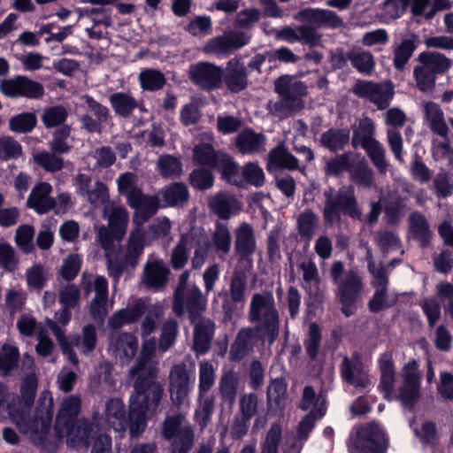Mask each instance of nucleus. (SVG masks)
Returning a JSON list of instances; mask_svg holds the SVG:
<instances>
[{"label": "nucleus", "instance_id": "f257e3e1", "mask_svg": "<svg viewBox=\"0 0 453 453\" xmlns=\"http://www.w3.org/2000/svg\"><path fill=\"white\" fill-rule=\"evenodd\" d=\"M104 217L108 220V226H101L96 234L97 241L104 250L107 260L109 275L117 283L128 267L137 265L144 250L145 233L142 227H136L131 231L127 250L122 254L120 242L127 234L129 214L124 206L113 203L105 206Z\"/></svg>", "mask_w": 453, "mask_h": 453}, {"label": "nucleus", "instance_id": "f03ea898", "mask_svg": "<svg viewBox=\"0 0 453 453\" xmlns=\"http://www.w3.org/2000/svg\"><path fill=\"white\" fill-rule=\"evenodd\" d=\"M378 365L380 373V391L387 400L399 399L408 408H411L419 397L421 374L418 372V364L411 360L402 369V385L395 389V371L393 356L390 352L383 353Z\"/></svg>", "mask_w": 453, "mask_h": 453}, {"label": "nucleus", "instance_id": "7ed1b4c3", "mask_svg": "<svg viewBox=\"0 0 453 453\" xmlns=\"http://www.w3.org/2000/svg\"><path fill=\"white\" fill-rule=\"evenodd\" d=\"M134 393L130 395L128 418L132 437L140 435L145 429L147 418L160 412V403L164 395L163 386L156 381L157 377L135 374Z\"/></svg>", "mask_w": 453, "mask_h": 453}, {"label": "nucleus", "instance_id": "20e7f679", "mask_svg": "<svg viewBox=\"0 0 453 453\" xmlns=\"http://www.w3.org/2000/svg\"><path fill=\"white\" fill-rule=\"evenodd\" d=\"M36 391V380L35 376H28L23 382L21 387V395L25 399V407L20 411L12 409L8 402L14 401L13 395L8 393L6 388L0 384V413L8 411V414L12 420L16 424L19 431L23 434L37 433L39 430H45L50 426L52 413V397L50 392H43L42 397L48 403L45 406L44 411L45 418L31 419L29 417L28 410L34 401Z\"/></svg>", "mask_w": 453, "mask_h": 453}, {"label": "nucleus", "instance_id": "39448f33", "mask_svg": "<svg viewBox=\"0 0 453 453\" xmlns=\"http://www.w3.org/2000/svg\"><path fill=\"white\" fill-rule=\"evenodd\" d=\"M81 408V400L78 395H69L61 403L56 429L59 436L65 434L67 442L73 447L89 443L92 426L86 420H76Z\"/></svg>", "mask_w": 453, "mask_h": 453}, {"label": "nucleus", "instance_id": "423d86ee", "mask_svg": "<svg viewBox=\"0 0 453 453\" xmlns=\"http://www.w3.org/2000/svg\"><path fill=\"white\" fill-rule=\"evenodd\" d=\"M333 283L337 287L336 296L342 304V311L346 317L353 315L362 297L365 284L357 269L344 268L341 261H335L330 268Z\"/></svg>", "mask_w": 453, "mask_h": 453}, {"label": "nucleus", "instance_id": "0eeeda50", "mask_svg": "<svg viewBox=\"0 0 453 453\" xmlns=\"http://www.w3.org/2000/svg\"><path fill=\"white\" fill-rule=\"evenodd\" d=\"M249 319L255 323L258 333L272 344L279 336L280 316L271 292L254 294L250 300Z\"/></svg>", "mask_w": 453, "mask_h": 453}, {"label": "nucleus", "instance_id": "6e6552de", "mask_svg": "<svg viewBox=\"0 0 453 453\" xmlns=\"http://www.w3.org/2000/svg\"><path fill=\"white\" fill-rule=\"evenodd\" d=\"M388 445V434L376 421L353 426L347 440L349 453H386Z\"/></svg>", "mask_w": 453, "mask_h": 453}, {"label": "nucleus", "instance_id": "1a4fd4ad", "mask_svg": "<svg viewBox=\"0 0 453 453\" xmlns=\"http://www.w3.org/2000/svg\"><path fill=\"white\" fill-rule=\"evenodd\" d=\"M326 200L323 210L326 224H334L339 221L340 211L349 215L354 219L361 220L362 212L357 206V199L352 187L342 188L335 196L325 194Z\"/></svg>", "mask_w": 453, "mask_h": 453}, {"label": "nucleus", "instance_id": "9d476101", "mask_svg": "<svg viewBox=\"0 0 453 453\" xmlns=\"http://www.w3.org/2000/svg\"><path fill=\"white\" fill-rule=\"evenodd\" d=\"M206 306L207 298L197 286L192 285L184 291L181 288L175 289L173 311L178 317L188 313L190 320L194 322L205 311Z\"/></svg>", "mask_w": 453, "mask_h": 453}, {"label": "nucleus", "instance_id": "9b49d317", "mask_svg": "<svg viewBox=\"0 0 453 453\" xmlns=\"http://www.w3.org/2000/svg\"><path fill=\"white\" fill-rule=\"evenodd\" d=\"M185 416L177 414L167 417L163 434L165 439L173 440L171 453H188L194 443V433L189 425H185Z\"/></svg>", "mask_w": 453, "mask_h": 453}, {"label": "nucleus", "instance_id": "f8f14e48", "mask_svg": "<svg viewBox=\"0 0 453 453\" xmlns=\"http://www.w3.org/2000/svg\"><path fill=\"white\" fill-rule=\"evenodd\" d=\"M351 91L357 97L376 105L379 110L386 109L394 96L393 87L386 82L358 80Z\"/></svg>", "mask_w": 453, "mask_h": 453}, {"label": "nucleus", "instance_id": "ddd939ff", "mask_svg": "<svg viewBox=\"0 0 453 453\" xmlns=\"http://www.w3.org/2000/svg\"><path fill=\"white\" fill-rule=\"evenodd\" d=\"M384 119L386 125L388 127L387 129V142L388 147L395 159L403 164L404 163L403 141L399 128L405 125L407 116L401 109L393 107L384 113Z\"/></svg>", "mask_w": 453, "mask_h": 453}, {"label": "nucleus", "instance_id": "4468645a", "mask_svg": "<svg viewBox=\"0 0 453 453\" xmlns=\"http://www.w3.org/2000/svg\"><path fill=\"white\" fill-rule=\"evenodd\" d=\"M188 73L192 83L203 90H216L223 82V69L210 62L190 65Z\"/></svg>", "mask_w": 453, "mask_h": 453}, {"label": "nucleus", "instance_id": "2eb2a0df", "mask_svg": "<svg viewBox=\"0 0 453 453\" xmlns=\"http://www.w3.org/2000/svg\"><path fill=\"white\" fill-rule=\"evenodd\" d=\"M0 91L8 97L39 99L44 95L43 86L23 75L0 81Z\"/></svg>", "mask_w": 453, "mask_h": 453}, {"label": "nucleus", "instance_id": "dca6fc26", "mask_svg": "<svg viewBox=\"0 0 453 453\" xmlns=\"http://www.w3.org/2000/svg\"><path fill=\"white\" fill-rule=\"evenodd\" d=\"M168 380L170 399L173 405L180 407L187 401L194 379L182 363L171 368Z\"/></svg>", "mask_w": 453, "mask_h": 453}, {"label": "nucleus", "instance_id": "f3484780", "mask_svg": "<svg viewBox=\"0 0 453 453\" xmlns=\"http://www.w3.org/2000/svg\"><path fill=\"white\" fill-rule=\"evenodd\" d=\"M250 41V36L238 31H229L223 35L210 39L203 48L207 54L229 55L233 51L245 46Z\"/></svg>", "mask_w": 453, "mask_h": 453}, {"label": "nucleus", "instance_id": "a211bd4d", "mask_svg": "<svg viewBox=\"0 0 453 453\" xmlns=\"http://www.w3.org/2000/svg\"><path fill=\"white\" fill-rule=\"evenodd\" d=\"M340 372L342 380L355 388H366L371 384L369 374L358 355L344 357Z\"/></svg>", "mask_w": 453, "mask_h": 453}, {"label": "nucleus", "instance_id": "6ab92c4d", "mask_svg": "<svg viewBox=\"0 0 453 453\" xmlns=\"http://www.w3.org/2000/svg\"><path fill=\"white\" fill-rule=\"evenodd\" d=\"M127 204L135 210L133 221L134 224L142 227V226L156 212L159 208V196H150L143 194L142 190L134 200Z\"/></svg>", "mask_w": 453, "mask_h": 453}, {"label": "nucleus", "instance_id": "aec40b11", "mask_svg": "<svg viewBox=\"0 0 453 453\" xmlns=\"http://www.w3.org/2000/svg\"><path fill=\"white\" fill-rule=\"evenodd\" d=\"M52 190V186L48 182L37 183L27 200V206L38 214H46L52 211L56 205L55 198L50 196Z\"/></svg>", "mask_w": 453, "mask_h": 453}, {"label": "nucleus", "instance_id": "412c9836", "mask_svg": "<svg viewBox=\"0 0 453 453\" xmlns=\"http://www.w3.org/2000/svg\"><path fill=\"white\" fill-rule=\"evenodd\" d=\"M223 81L232 93H238L247 88V69L239 58H234L227 62L225 71L223 70Z\"/></svg>", "mask_w": 453, "mask_h": 453}, {"label": "nucleus", "instance_id": "4be33fe9", "mask_svg": "<svg viewBox=\"0 0 453 453\" xmlns=\"http://www.w3.org/2000/svg\"><path fill=\"white\" fill-rule=\"evenodd\" d=\"M126 407L119 398H110L105 402L104 419L105 424L122 437L127 426Z\"/></svg>", "mask_w": 453, "mask_h": 453}, {"label": "nucleus", "instance_id": "5701e85b", "mask_svg": "<svg viewBox=\"0 0 453 453\" xmlns=\"http://www.w3.org/2000/svg\"><path fill=\"white\" fill-rule=\"evenodd\" d=\"M275 91L280 97L303 108L302 97L307 94V87L303 81L288 75L280 76L275 81Z\"/></svg>", "mask_w": 453, "mask_h": 453}, {"label": "nucleus", "instance_id": "b1692460", "mask_svg": "<svg viewBox=\"0 0 453 453\" xmlns=\"http://www.w3.org/2000/svg\"><path fill=\"white\" fill-rule=\"evenodd\" d=\"M138 340L131 333H123L111 338L109 350L122 362L130 361L136 354Z\"/></svg>", "mask_w": 453, "mask_h": 453}, {"label": "nucleus", "instance_id": "393cba45", "mask_svg": "<svg viewBox=\"0 0 453 453\" xmlns=\"http://www.w3.org/2000/svg\"><path fill=\"white\" fill-rule=\"evenodd\" d=\"M296 19L306 23L313 27H337L342 21L332 11L324 9L307 8L296 15Z\"/></svg>", "mask_w": 453, "mask_h": 453}, {"label": "nucleus", "instance_id": "a878e982", "mask_svg": "<svg viewBox=\"0 0 453 453\" xmlns=\"http://www.w3.org/2000/svg\"><path fill=\"white\" fill-rule=\"evenodd\" d=\"M258 340L265 342L267 338H263L260 335L257 326L242 329L231 347L230 355L232 359L238 361L243 358Z\"/></svg>", "mask_w": 453, "mask_h": 453}, {"label": "nucleus", "instance_id": "bb28decb", "mask_svg": "<svg viewBox=\"0 0 453 453\" xmlns=\"http://www.w3.org/2000/svg\"><path fill=\"white\" fill-rule=\"evenodd\" d=\"M155 352L156 341L154 339L144 341L137 364L130 370V375L134 377L135 374H147L150 377H157L158 373L157 363L151 361Z\"/></svg>", "mask_w": 453, "mask_h": 453}, {"label": "nucleus", "instance_id": "cd10ccee", "mask_svg": "<svg viewBox=\"0 0 453 453\" xmlns=\"http://www.w3.org/2000/svg\"><path fill=\"white\" fill-rule=\"evenodd\" d=\"M169 273L162 260H149L143 269L142 282L149 288L159 290L166 284Z\"/></svg>", "mask_w": 453, "mask_h": 453}, {"label": "nucleus", "instance_id": "c85d7f7f", "mask_svg": "<svg viewBox=\"0 0 453 453\" xmlns=\"http://www.w3.org/2000/svg\"><path fill=\"white\" fill-rule=\"evenodd\" d=\"M208 206L221 219H228L241 209L239 202L228 193L211 196L208 200Z\"/></svg>", "mask_w": 453, "mask_h": 453}, {"label": "nucleus", "instance_id": "c756f323", "mask_svg": "<svg viewBox=\"0 0 453 453\" xmlns=\"http://www.w3.org/2000/svg\"><path fill=\"white\" fill-rule=\"evenodd\" d=\"M234 234V249L239 257L244 259L252 256L257 248L253 228L244 222L235 229Z\"/></svg>", "mask_w": 453, "mask_h": 453}, {"label": "nucleus", "instance_id": "7c9ffc66", "mask_svg": "<svg viewBox=\"0 0 453 453\" xmlns=\"http://www.w3.org/2000/svg\"><path fill=\"white\" fill-rule=\"evenodd\" d=\"M417 60L420 66L436 76L447 73L453 65L450 58L435 51H423L418 54Z\"/></svg>", "mask_w": 453, "mask_h": 453}, {"label": "nucleus", "instance_id": "2f4dec72", "mask_svg": "<svg viewBox=\"0 0 453 453\" xmlns=\"http://www.w3.org/2000/svg\"><path fill=\"white\" fill-rule=\"evenodd\" d=\"M147 307L145 301L139 299L132 306L115 312L110 319L109 325L112 328H119L126 324L135 322L145 313Z\"/></svg>", "mask_w": 453, "mask_h": 453}, {"label": "nucleus", "instance_id": "473e14b6", "mask_svg": "<svg viewBox=\"0 0 453 453\" xmlns=\"http://www.w3.org/2000/svg\"><path fill=\"white\" fill-rule=\"evenodd\" d=\"M109 101L116 115L122 118H129L135 109L142 110V104L130 92L113 93Z\"/></svg>", "mask_w": 453, "mask_h": 453}, {"label": "nucleus", "instance_id": "72a5a7b5", "mask_svg": "<svg viewBox=\"0 0 453 453\" xmlns=\"http://www.w3.org/2000/svg\"><path fill=\"white\" fill-rule=\"evenodd\" d=\"M424 111L430 129L437 135L446 137L449 134V129L440 105L434 102H427L424 105Z\"/></svg>", "mask_w": 453, "mask_h": 453}, {"label": "nucleus", "instance_id": "f704fd0d", "mask_svg": "<svg viewBox=\"0 0 453 453\" xmlns=\"http://www.w3.org/2000/svg\"><path fill=\"white\" fill-rule=\"evenodd\" d=\"M214 334V324L210 319L199 321L194 330L193 349L197 354H205L211 347Z\"/></svg>", "mask_w": 453, "mask_h": 453}, {"label": "nucleus", "instance_id": "c9c22d12", "mask_svg": "<svg viewBox=\"0 0 453 453\" xmlns=\"http://www.w3.org/2000/svg\"><path fill=\"white\" fill-rule=\"evenodd\" d=\"M349 179L355 183L363 187L370 188L373 185V171L369 166L364 156L357 153L351 168L349 169Z\"/></svg>", "mask_w": 453, "mask_h": 453}, {"label": "nucleus", "instance_id": "e433bc0d", "mask_svg": "<svg viewBox=\"0 0 453 453\" xmlns=\"http://www.w3.org/2000/svg\"><path fill=\"white\" fill-rule=\"evenodd\" d=\"M408 222L413 239L423 247L428 245L432 234L426 218L420 212L414 211L410 214Z\"/></svg>", "mask_w": 453, "mask_h": 453}, {"label": "nucleus", "instance_id": "4c0bfd02", "mask_svg": "<svg viewBox=\"0 0 453 453\" xmlns=\"http://www.w3.org/2000/svg\"><path fill=\"white\" fill-rule=\"evenodd\" d=\"M158 196L163 199V207H173L185 203L189 193L185 184L175 182L162 188Z\"/></svg>", "mask_w": 453, "mask_h": 453}, {"label": "nucleus", "instance_id": "58836bf2", "mask_svg": "<svg viewBox=\"0 0 453 453\" xmlns=\"http://www.w3.org/2000/svg\"><path fill=\"white\" fill-rule=\"evenodd\" d=\"M265 137L251 130L241 132L235 141L236 147L242 154H251L265 150Z\"/></svg>", "mask_w": 453, "mask_h": 453}, {"label": "nucleus", "instance_id": "ea45409f", "mask_svg": "<svg viewBox=\"0 0 453 453\" xmlns=\"http://www.w3.org/2000/svg\"><path fill=\"white\" fill-rule=\"evenodd\" d=\"M346 58L359 73L370 75L375 68L372 54L362 49H354L346 54Z\"/></svg>", "mask_w": 453, "mask_h": 453}, {"label": "nucleus", "instance_id": "a19ab883", "mask_svg": "<svg viewBox=\"0 0 453 453\" xmlns=\"http://www.w3.org/2000/svg\"><path fill=\"white\" fill-rule=\"evenodd\" d=\"M349 142L348 129L330 128L320 136L321 144L331 151L342 150Z\"/></svg>", "mask_w": 453, "mask_h": 453}, {"label": "nucleus", "instance_id": "79ce46f5", "mask_svg": "<svg viewBox=\"0 0 453 453\" xmlns=\"http://www.w3.org/2000/svg\"><path fill=\"white\" fill-rule=\"evenodd\" d=\"M357 153L349 151L337 155L326 162L325 173L327 175L340 176L344 172L349 173V169L355 161Z\"/></svg>", "mask_w": 453, "mask_h": 453}, {"label": "nucleus", "instance_id": "37998d69", "mask_svg": "<svg viewBox=\"0 0 453 453\" xmlns=\"http://www.w3.org/2000/svg\"><path fill=\"white\" fill-rule=\"evenodd\" d=\"M375 125L370 118H364L359 120L357 127L354 130L352 136V146L362 147L372 141H375Z\"/></svg>", "mask_w": 453, "mask_h": 453}, {"label": "nucleus", "instance_id": "c03bdc74", "mask_svg": "<svg viewBox=\"0 0 453 453\" xmlns=\"http://www.w3.org/2000/svg\"><path fill=\"white\" fill-rule=\"evenodd\" d=\"M415 50V41L411 38L403 39L400 43H395L393 45L394 66L397 70H403Z\"/></svg>", "mask_w": 453, "mask_h": 453}, {"label": "nucleus", "instance_id": "a18cd8bd", "mask_svg": "<svg viewBox=\"0 0 453 453\" xmlns=\"http://www.w3.org/2000/svg\"><path fill=\"white\" fill-rule=\"evenodd\" d=\"M371 159L372 165L380 174H385L388 171V161L386 159V150L384 146L377 140L372 141L362 146Z\"/></svg>", "mask_w": 453, "mask_h": 453}, {"label": "nucleus", "instance_id": "49530a36", "mask_svg": "<svg viewBox=\"0 0 453 453\" xmlns=\"http://www.w3.org/2000/svg\"><path fill=\"white\" fill-rule=\"evenodd\" d=\"M138 176L131 172L121 173L117 179L118 191L120 195L126 196L127 203L134 200L142 191V188L138 186Z\"/></svg>", "mask_w": 453, "mask_h": 453}, {"label": "nucleus", "instance_id": "de8ad7c7", "mask_svg": "<svg viewBox=\"0 0 453 453\" xmlns=\"http://www.w3.org/2000/svg\"><path fill=\"white\" fill-rule=\"evenodd\" d=\"M282 441V426L280 422L272 424L260 443V453H278Z\"/></svg>", "mask_w": 453, "mask_h": 453}, {"label": "nucleus", "instance_id": "09e8293b", "mask_svg": "<svg viewBox=\"0 0 453 453\" xmlns=\"http://www.w3.org/2000/svg\"><path fill=\"white\" fill-rule=\"evenodd\" d=\"M157 171L164 178H177L182 174L180 158L172 155H162L157 162Z\"/></svg>", "mask_w": 453, "mask_h": 453}, {"label": "nucleus", "instance_id": "8fccbe9b", "mask_svg": "<svg viewBox=\"0 0 453 453\" xmlns=\"http://www.w3.org/2000/svg\"><path fill=\"white\" fill-rule=\"evenodd\" d=\"M269 164L277 167L296 170L298 168V160L283 146L272 150L268 155Z\"/></svg>", "mask_w": 453, "mask_h": 453}, {"label": "nucleus", "instance_id": "3c124183", "mask_svg": "<svg viewBox=\"0 0 453 453\" xmlns=\"http://www.w3.org/2000/svg\"><path fill=\"white\" fill-rule=\"evenodd\" d=\"M164 307L160 303H148L145 318L142 320L141 334L142 338L150 335L156 329L158 319L162 317Z\"/></svg>", "mask_w": 453, "mask_h": 453}, {"label": "nucleus", "instance_id": "603ef678", "mask_svg": "<svg viewBox=\"0 0 453 453\" xmlns=\"http://www.w3.org/2000/svg\"><path fill=\"white\" fill-rule=\"evenodd\" d=\"M220 172L222 178L228 182H235L238 176L239 166L233 158L223 152H219L212 166Z\"/></svg>", "mask_w": 453, "mask_h": 453}, {"label": "nucleus", "instance_id": "864d4df0", "mask_svg": "<svg viewBox=\"0 0 453 453\" xmlns=\"http://www.w3.org/2000/svg\"><path fill=\"white\" fill-rule=\"evenodd\" d=\"M81 285L85 293L88 295L93 289L96 292L95 298L108 299V281L104 276H96L83 273L81 277Z\"/></svg>", "mask_w": 453, "mask_h": 453}, {"label": "nucleus", "instance_id": "5fc2aeb1", "mask_svg": "<svg viewBox=\"0 0 453 453\" xmlns=\"http://www.w3.org/2000/svg\"><path fill=\"white\" fill-rule=\"evenodd\" d=\"M319 225V217L311 210L302 212L297 219V230L299 234L311 240Z\"/></svg>", "mask_w": 453, "mask_h": 453}, {"label": "nucleus", "instance_id": "6e6d98bb", "mask_svg": "<svg viewBox=\"0 0 453 453\" xmlns=\"http://www.w3.org/2000/svg\"><path fill=\"white\" fill-rule=\"evenodd\" d=\"M214 411V397L208 394H198V405L196 410V420L203 429L211 419Z\"/></svg>", "mask_w": 453, "mask_h": 453}, {"label": "nucleus", "instance_id": "4d7b16f0", "mask_svg": "<svg viewBox=\"0 0 453 453\" xmlns=\"http://www.w3.org/2000/svg\"><path fill=\"white\" fill-rule=\"evenodd\" d=\"M19 349L10 343H5L0 349V372L4 375L10 373L19 362Z\"/></svg>", "mask_w": 453, "mask_h": 453}, {"label": "nucleus", "instance_id": "13d9d810", "mask_svg": "<svg viewBox=\"0 0 453 453\" xmlns=\"http://www.w3.org/2000/svg\"><path fill=\"white\" fill-rule=\"evenodd\" d=\"M33 159L36 165L46 172H58L64 167V159L52 151H39L34 154Z\"/></svg>", "mask_w": 453, "mask_h": 453}, {"label": "nucleus", "instance_id": "bf43d9fd", "mask_svg": "<svg viewBox=\"0 0 453 453\" xmlns=\"http://www.w3.org/2000/svg\"><path fill=\"white\" fill-rule=\"evenodd\" d=\"M212 245L218 254L226 255L231 248V234L226 225L217 223L211 237Z\"/></svg>", "mask_w": 453, "mask_h": 453}, {"label": "nucleus", "instance_id": "052dcab7", "mask_svg": "<svg viewBox=\"0 0 453 453\" xmlns=\"http://www.w3.org/2000/svg\"><path fill=\"white\" fill-rule=\"evenodd\" d=\"M139 81L144 90L154 91L161 89L164 87L165 78L164 74L157 70L144 69L139 74Z\"/></svg>", "mask_w": 453, "mask_h": 453}, {"label": "nucleus", "instance_id": "680f3d73", "mask_svg": "<svg viewBox=\"0 0 453 453\" xmlns=\"http://www.w3.org/2000/svg\"><path fill=\"white\" fill-rule=\"evenodd\" d=\"M219 152L215 151L209 143H199L193 149V159L198 165L212 168Z\"/></svg>", "mask_w": 453, "mask_h": 453}, {"label": "nucleus", "instance_id": "e2e57ef3", "mask_svg": "<svg viewBox=\"0 0 453 453\" xmlns=\"http://www.w3.org/2000/svg\"><path fill=\"white\" fill-rule=\"evenodd\" d=\"M178 335V323L174 319L166 320L161 328V334L158 341V349L165 352L175 343Z\"/></svg>", "mask_w": 453, "mask_h": 453}, {"label": "nucleus", "instance_id": "0e129e2a", "mask_svg": "<svg viewBox=\"0 0 453 453\" xmlns=\"http://www.w3.org/2000/svg\"><path fill=\"white\" fill-rule=\"evenodd\" d=\"M19 262L13 247L5 241H0V268L7 273H12L17 269Z\"/></svg>", "mask_w": 453, "mask_h": 453}, {"label": "nucleus", "instance_id": "69168bd1", "mask_svg": "<svg viewBox=\"0 0 453 453\" xmlns=\"http://www.w3.org/2000/svg\"><path fill=\"white\" fill-rule=\"evenodd\" d=\"M189 249V237L181 236L178 244L172 251L171 264L174 270H180L184 267L188 262Z\"/></svg>", "mask_w": 453, "mask_h": 453}, {"label": "nucleus", "instance_id": "338daca9", "mask_svg": "<svg viewBox=\"0 0 453 453\" xmlns=\"http://www.w3.org/2000/svg\"><path fill=\"white\" fill-rule=\"evenodd\" d=\"M413 77L417 88L423 93H431L435 87L436 75L430 71L426 70L419 65L413 70Z\"/></svg>", "mask_w": 453, "mask_h": 453}, {"label": "nucleus", "instance_id": "774afa93", "mask_svg": "<svg viewBox=\"0 0 453 453\" xmlns=\"http://www.w3.org/2000/svg\"><path fill=\"white\" fill-rule=\"evenodd\" d=\"M96 327L92 325H88L84 326L81 335L75 339L74 345L81 353L88 354L96 348Z\"/></svg>", "mask_w": 453, "mask_h": 453}]
</instances>
